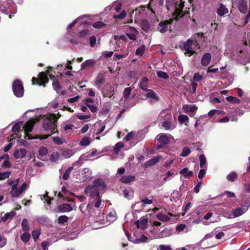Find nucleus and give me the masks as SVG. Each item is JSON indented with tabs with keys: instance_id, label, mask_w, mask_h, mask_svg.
<instances>
[{
	"instance_id": "30",
	"label": "nucleus",
	"mask_w": 250,
	"mask_h": 250,
	"mask_svg": "<svg viewBox=\"0 0 250 250\" xmlns=\"http://www.w3.org/2000/svg\"><path fill=\"white\" fill-rule=\"evenodd\" d=\"M21 225L23 231H28L30 230L28 220L27 219H23L22 220Z\"/></svg>"
},
{
	"instance_id": "44",
	"label": "nucleus",
	"mask_w": 250,
	"mask_h": 250,
	"mask_svg": "<svg viewBox=\"0 0 250 250\" xmlns=\"http://www.w3.org/2000/svg\"><path fill=\"white\" fill-rule=\"evenodd\" d=\"M11 174V172L7 171L4 172H0V180H3L8 178Z\"/></svg>"
},
{
	"instance_id": "38",
	"label": "nucleus",
	"mask_w": 250,
	"mask_h": 250,
	"mask_svg": "<svg viewBox=\"0 0 250 250\" xmlns=\"http://www.w3.org/2000/svg\"><path fill=\"white\" fill-rule=\"evenodd\" d=\"M106 24L101 21H97L94 22L92 26L97 29H100L105 26Z\"/></svg>"
},
{
	"instance_id": "39",
	"label": "nucleus",
	"mask_w": 250,
	"mask_h": 250,
	"mask_svg": "<svg viewBox=\"0 0 250 250\" xmlns=\"http://www.w3.org/2000/svg\"><path fill=\"white\" fill-rule=\"evenodd\" d=\"M190 152H191V150L189 147H184L183 148V150H182V153L180 154V156H182V157L188 156L189 155Z\"/></svg>"
},
{
	"instance_id": "58",
	"label": "nucleus",
	"mask_w": 250,
	"mask_h": 250,
	"mask_svg": "<svg viewBox=\"0 0 250 250\" xmlns=\"http://www.w3.org/2000/svg\"><path fill=\"white\" fill-rule=\"evenodd\" d=\"M141 202L142 203L144 206H145L146 204H151L152 203L153 201L151 199H149L148 198H145L141 200Z\"/></svg>"
},
{
	"instance_id": "31",
	"label": "nucleus",
	"mask_w": 250,
	"mask_h": 250,
	"mask_svg": "<svg viewBox=\"0 0 250 250\" xmlns=\"http://www.w3.org/2000/svg\"><path fill=\"white\" fill-rule=\"evenodd\" d=\"M22 122H18L15 124L12 128V131L14 133H17L21 130Z\"/></svg>"
},
{
	"instance_id": "41",
	"label": "nucleus",
	"mask_w": 250,
	"mask_h": 250,
	"mask_svg": "<svg viewBox=\"0 0 250 250\" xmlns=\"http://www.w3.org/2000/svg\"><path fill=\"white\" fill-rule=\"evenodd\" d=\"M90 34L89 30L88 29H83L81 30L80 32L78 33V36L80 38H84L87 35Z\"/></svg>"
},
{
	"instance_id": "61",
	"label": "nucleus",
	"mask_w": 250,
	"mask_h": 250,
	"mask_svg": "<svg viewBox=\"0 0 250 250\" xmlns=\"http://www.w3.org/2000/svg\"><path fill=\"white\" fill-rule=\"evenodd\" d=\"M158 250H172L171 247L169 246H166L165 245H160L159 246Z\"/></svg>"
},
{
	"instance_id": "23",
	"label": "nucleus",
	"mask_w": 250,
	"mask_h": 250,
	"mask_svg": "<svg viewBox=\"0 0 250 250\" xmlns=\"http://www.w3.org/2000/svg\"><path fill=\"white\" fill-rule=\"evenodd\" d=\"M16 214L14 211H11L10 212L6 213L4 216L1 218V220L3 222H6L8 219H12Z\"/></svg>"
},
{
	"instance_id": "62",
	"label": "nucleus",
	"mask_w": 250,
	"mask_h": 250,
	"mask_svg": "<svg viewBox=\"0 0 250 250\" xmlns=\"http://www.w3.org/2000/svg\"><path fill=\"white\" fill-rule=\"evenodd\" d=\"M19 151L20 156H21V158H24L27 154V150L24 148H21L19 149Z\"/></svg>"
},
{
	"instance_id": "10",
	"label": "nucleus",
	"mask_w": 250,
	"mask_h": 250,
	"mask_svg": "<svg viewBox=\"0 0 250 250\" xmlns=\"http://www.w3.org/2000/svg\"><path fill=\"white\" fill-rule=\"evenodd\" d=\"M72 210V208L69 204H62L58 207V211L59 212H69Z\"/></svg>"
},
{
	"instance_id": "3",
	"label": "nucleus",
	"mask_w": 250,
	"mask_h": 250,
	"mask_svg": "<svg viewBox=\"0 0 250 250\" xmlns=\"http://www.w3.org/2000/svg\"><path fill=\"white\" fill-rule=\"evenodd\" d=\"M193 41L191 39H188L186 42H181L179 44V47L183 51H185V54L188 57L197 53V52L192 50V45Z\"/></svg>"
},
{
	"instance_id": "63",
	"label": "nucleus",
	"mask_w": 250,
	"mask_h": 250,
	"mask_svg": "<svg viewBox=\"0 0 250 250\" xmlns=\"http://www.w3.org/2000/svg\"><path fill=\"white\" fill-rule=\"evenodd\" d=\"M62 155L64 157L66 158L70 157L72 155V154L69 150H67L63 151Z\"/></svg>"
},
{
	"instance_id": "13",
	"label": "nucleus",
	"mask_w": 250,
	"mask_h": 250,
	"mask_svg": "<svg viewBox=\"0 0 250 250\" xmlns=\"http://www.w3.org/2000/svg\"><path fill=\"white\" fill-rule=\"evenodd\" d=\"M211 60V55L209 53H205L201 59V64L203 66H207Z\"/></svg>"
},
{
	"instance_id": "47",
	"label": "nucleus",
	"mask_w": 250,
	"mask_h": 250,
	"mask_svg": "<svg viewBox=\"0 0 250 250\" xmlns=\"http://www.w3.org/2000/svg\"><path fill=\"white\" fill-rule=\"evenodd\" d=\"M162 126L166 130H169L171 128V123L168 121H165L162 122Z\"/></svg>"
},
{
	"instance_id": "54",
	"label": "nucleus",
	"mask_w": 250,
	"mask_h": 250,
	"mask_svg": "<svg viewBox=\"0 0 250 250\" xmlns=\"http://www.w3.org/2000/svg\"><path fill=\"white\" fill-rule=\"evenodd\" d=\"M96 38L95 36H92L89 38V43L91 47H94L96 44Z\"/></svg>"
},
{
	"instance_id": "27",
	"label": "nucleus",
	"mask_w": 250,
	"mask_h": 250,
	"mask_svg": "<svg viewBox=\"0 0 250 250\" xmlns=\"http://www.w3.org/2000/svg\"><path fill=\"white\" fill-rule=\"evenodd\" d=\"M146 91L147 92L146 97L147 98H151L154 100H158V97L156 95L154 91L151 89H147Z\"/></svg>"
},
{
	"instance_id": "53",
	"label": "nucleus",
	"mask_w": 250,
	"mask_h": 250,
	"mask_svg": "<svg viewBox=\"0 0 250 250\" xmlns=\"http://www.w3.org/2000/svg\"><path fill=\"white\" fill-rule=\"evenodd\" d=\"M124 146V145L122 142H119L117 143L114 147L115 151L118 152L120 150V149Z\"/></svg>"
},
{
	"instance_id": "36",
	"label": "nucleus",
	"mask_w": 250,
	"mask_h": 250,
	"mask_svg": "<svg viewBox=\"0 0 250 250\" xmlns=\"http://www.w3.org/2000/svg\"><path fill=\"white\" fill-rule=\"evenodd\" d=\"M132 88L131 87H127L124 89L123 93V97L125 100L128 99L131 94Z\"/></svg>"
},
{
	"instance_id": "34",
	"label": "nucleus",
	"mask_w": 250,
	"mask_h": 250,
	"mask_svg": "<svg viewBox=\"0 0 250 250\" xmlns=\"http://www.w3.org/2000/svg\"><path fill=\"white\" fill-rule=\"evenodd\" d=\"M157 218L160 221L166 222L169 221L170 219L169 217L163 214L162 212L159 213L156 215Z\"/></svg>"
},
{
	"instance_id": "14",
	"label": "nucleus",
	"mask_w": 250,
	"mask_h": 250,
	"mask_svg": "<svg viewBox=\"0 0 250 250\" xmlns=\"http://www.w3.org/2000/svg\"><path fill=\"white\" fill-rule=\"evenodd\" d=\"M147 219H141L140 221L137 220L135 222V224L137 226L138 229H145L147 225Z\"/></svg>"
},
{
	"instance_id": "26",
	"label": "nucleus",
	"mask_w": 250,
	"mask_h": 250,
	"mask_svg": "<svg viewBox=\"0 0 250 250\" xmlns=\"http://www.w3.org/2000/svg\"><path fill=\"white\" fill-rule=\"evenodd\" d=\"M104 81L105 78L104 75L102 74H100L97 76L95 83L98 87H101Z\"/></svg>"
},
{
	"instance_id": "43",
	"label": "nucleus",
	"mask_w": 250,
	"mask_h": 250,
	"mask_svg": "<svg viewBox=\"0 0 250 250\" xmlns=\"http://www.w3.org/2000/svg\"><path fill=\"white\" fill-rule=\"evenodd\" d=\"M52 86L53 89L56 91L61 89L62 88L61 84L59 83L58 82V79L55 80H53L52 82Z\"/></svg>"
},
{
	"instance_id": "50",
	"label": "nucleus",
	"mask_w": 250,
	"mask_h": 250,
	"mask_svg": "<svg viewBox=\"0 0 250 250\" xmlns=\"http://www.w3.org/2000/svg\"><path fill=\"white\" fill-rule=\"evenodd\" d=\"M197 85H198L197 83H196L195 82H194L191 83L190 84V89H191L190 93L192 94H195L196 93Z\"/></svg>"
},
{
	"instance_id": "24",
	"label": "nucleus",
	"mask_w": 250,
	"mask_h": 250,
	"mask_svg": "<svg viewBox=\"0 0 250 250\" xmlns=\"http://www.w3.org/2000/svg\"><path fill=\"white\" fill-rule=\"evenodd\" d=\"M180 174L183 175L185 178H188L192 177L193 175V173L192 171H188L187 167H185L180 171Z\"/></svg>"
},
{
	"instance_id": "55",
	"label": "nucleus",
	"mask_w": 250,
	"mask_h": 250,
	"mask_svg": "<svg viewBox=\"0 0 250 250\" xmlns=\"http://www.w3.org/2000/svg\"><path fill=\"white\" fill-rule=\"evenodd\" d=\"M40 235V231L36 229L34 230L32 232V235L34 240L38 239Z\"/></svg>"
},
{
	"instance_id": "35",
	"label": "nucleus",
	"mask_w": 250,
	"mask_h": 250,
	"mask_svg": "<svg viewBox=\"0 0 250 250\" xmlns=\"http://www.w3.org/2000/svg\"><path fill=\"white\" fill-rule=\"evenodd\" d=\"M74 169V167H68L64 172L63 175H62V179L64 180H67L69 177V175L71 172L72 171V170Z\"/></svg>"
},
{
	"instance_id": "64",
	"label": "nucleus",
	"mask_w": 250,
	"mask_h": 250,
	"mask_svg": "<svg viewBox=\"0 0 250 250\" xmlns=\"http://www.w3.org/2000/svg\"><path fill=\"white\" fill-rule=\"evenodd\" d=\"M11 163L10 162L7 160H5L1 165V167L9 168L11 167Z\"/></svg>"
},
{
	"instance_id": "16",
	"label": "nucleus",
	"mask_w": 250,
	"mask_h": 250,
	"mask_svg": "<svg viewBox=\"0 0 250 250\" xmlns=\"http://www.w3.org/2000/svg\"><path fill=\"white\" fill-rule=\"evenodd\" d=\"M168 25L164 21H160L158 25V30L162 34L168 30Z\"/></svg>"
},
{
	"instance_id": "11",
	"label": "nucleus",
	"mask_w": 250,
	"mask_h": 250,
	"mask_svg": "<svg viewBox=\"0 0 250 250\" xmlns=\"http://www.w3.org/2000/svg\"><path fill=\"white\" fill-rule=\"evenodd\" d=\"M136 180L134 175L123 176L121 177L119 181L124 184H129Z\"/></svg>"
},
{
	"instance_id": "2",
	"label": "nucleus",
	"mask_w": 250,
	"mask_h": 250,
	"mask_svg": "<svg viewBox=\"0 0 250 250\" xmlns=\"http://www.w3.org/2000/svg\"><path fill=\"white\" fill-rule=\"evenodd\" d=\"M57 118L55 114H51L49 117L44 119L43 121V127L45 130L50 131V133L47 135H40L39 138L46 139L54 133L58 134L59 131L57 129Z\"/></svg>"
},
{
	"instance_id": "9",
	"label": "nucleus",
	"mask_w": 250,
	"mask_h": 250,
	"mask_svg": "<svg viewBox=\"0 0 250 250\" xmlns=\"http://www.w3.org/2000/svg\"><path fill=\"white\" fill-rule=\"evenodd\" d=\"M162 158L161 156L154 157L149 160L147 161L144 164V167L145 168L154 166L159 162L160 159Z\"/></svg>"
},
{
	"instance_id": "51",
	"label": "nucleus",
	"mask_w": 250,
	"mask_h": 250,
	"mask_svg": "<svg viewBox=\"0 0 250 250\" xmlns=\"http://www.w3.org/2000/svg\"><path fill=\"white\" fill-rule=\"evenodd\" d=\"M202 79V75H200L198 72L195 73L193 78V79L195 82H200Z\"/></svg>"
},
{
	"instance_id": "46",
	"label": "nucleus",
	"mask_w": 250,
	"mask_h": 250,
	"mask_svg": "<svg viewBox=\"0 0 250 250\" xmlns=\"http://www.w3.org/2000/svg\"><path fill=\"white\" fill-rule=\"evenodd\" d=\"M90 144V140L88 137H83L80 141V144L83 146H87Z\"/></svg>"
},
{
	"instance_id": "60",
	"label": "nucleus",
	"mask_w": 250,
	"mask_h": 250,
	"mask_svg": "<svg viewBox=\"0 0 250 250\" xmlns=\"http://www.w3.org/2000/svg\"><path fill=\"white\" fill-rule=\"evenodd\" d=\"M224 194L226 195L228 198H236V196L235 193L234 192L229 191H225L224 192Z\"/></svg>"
},
{
	"instance_id": "59",
	"label": "nucleus",
	"mask_w": 250,
	"mask_h": 250,
	"mask_svg": "<svg viewBox=\"0 0 250 250\" xmlns=\"http://www.w3.org/2000/svg\"><path fill=\"white\" fill-rule=\"evenodd\" d=\"M85 104L90 109V111L94 113V112H96V111L97 110V106H95L94 105L90 104H87V103H85Z\"/></svg>"
},
{
	"instance_id": "40",
	"label": "nucleus",
	"mask_w": 250,
	"mask_h": 250,
	"mask_svg": "<svg viewBox=\"0 0 250 250\" xmlns=\"http://www.w3.org/2000/svg\"><path fill=\"white\" fill-rule=\"evenodd\" d=\"M199 160L200 163V167L201 168H204L206 163V158L204 154H201L199 156Z\"/></svg>"
},
{
	"instance_id": "52",
	"label": "nucleus",
	"mask_w": 250,
	"mask_h": 250,
	"mask_svg": "<svg viewBox=\"0 0 250 250\" xmlns=\"http://www.w3.org/2000/svg\"><path fill=\"white\" fill-rule=\"evenodd\" d=\"M52 140L56 144L62 145L63 143V140L59 137H52Z\"/></svg>"
},
{
	"instance_id": "18",
	"label": "nucleus",
	"mask_w": 250,
	"mask_h": 250,
	"mask_svg": "<svg viewBox=\"0 0 250 250\" xmlns=\"http://www.w3.org/2000/svg\"><path fill=\"white\" fill-rule=\"evenodd\" d=\"M148 81V79L145 77L143 78L141 81L139 83V87L142 89L143 91H146L147 89V82Z\"/></svg>"
},
{
	"instance_id": "48",
	"label": "nucleus",
	"mask_w": 250,
	"mask_h": 250,
	"mask_svg": "<svg viewBox=\"0 0 250 250\" xmlns=\"http://www.w3.org/2000/svg\"><path fill=\"white\" fill-rule=\"evenodd\" d=\"M95 198L96 201L94 204V207L96 208H99L101 205L102 197L101 195H99L95 197Z\"/></svg>"
},
{
	"instance_id": "15",
	"label": "nucleus",
	"mask_w": 250,
	"mask_h": 250,
	"mask_svg": "<svg viewBox=\"0 0 250 250\" xmlns=\"http://www.w3.org/2000/svg\"><path fill=\"white\" fill-rule=\"evenodd\" d=\"M244 213V211L243 209L241 208H238L234 209L232 212V213L229 214L228 218L231 219L234 217H237Z\"/></svg>"
},
{
	"instance_id": "32",
	"label": "nucleus",
	"mask_w": 250,
	"mask_h": 250,
	"mask_svg": "<svg viewBox=\"0 0 250 250\" xmlns=\"http://www.w3.org/2000/svg\"><path fill=\"white\" fill-rule=\"evenodd\" d=\"M68 221V217L66 215H61L57 219V223L60 225H63Z\"/></svg>"
},
{
	"instance_id": "25",
	"label": "nucleus",
	"mask_w": 250,
	"mask_h": 250,
	"mask_svg": "<svg viewBox=\"0 0 250 250\" xmlns=\"http://www.w3.org/2000/svg\"><path fill=\"white\" fill-rule=\"evenodd\" d=\"M48 153V149L46 147L42 146L40 148L39 150L38 158L43 160V157Z\"/></svg>"
},
{
	"instance_id": "22",
	"label": "nucleus",
	"mask_w": 250,
	"mask_h": 250,
	"mask_svg": "<svg viewBox=\"0 0 250 250\" xmlns=\"http://www.w3.org/2000/svg\"><path fill=\"white\" fill-rule=\"evenodd\" d=\"M140 25L142 29L145 32H147L150 29V24L147 20L144 19L142 20Z\"/></svg>"
},
{
	"instance_id": "37",
	"label": "nucleus",
	"mask_w": 250,
	"mask_h": 250,
	"mask_svg": "<svg viewBox=\"0 0 250 250\" xmlns=\"http://www.w3.org/2000/svg\"><path fill=\"white\" fill-rule=\"evenodd\" d=\"M145 48L146 47L144 45H141L136 49L135 54L138 56H143L145 50Z\"/></svg>"
},
{
	"instance_id": "21",
	"label": "nucleus",
	"mask_w": 250,
	"mask_h": 250,
	"mask_svg": "<svg viewBox=\"0 0 250 250\" xmlns=\"http://www.w3.org/2000/svg\"><path fill=\"white\" fill-rule=\"evenodd\" d=\"M95 63V61L93 59L87 60L81 64V69L84 70L88 67L92 66Z\"/></svg>"
},
{
	"instance_id": "19",
	"label": "nucleus",
	"mask_w": 250,
	"mask_h": 250,
	"mask_svg": "<svg viewBox=\"0 0 250 250\" xmlns=\"http://www.w3.org/2000/svg\"><path fill=\"white\" fill-rule=\"evenodd\" d=\"M21 193L19 189H18V188L16 187V185L12 187L10 194L12 197L18 198Z\"/></svg>"
},
{
	"instance_id": "8",
	"label": "nucleus",
	"mask_w": 250,
	"mask_h": 250,
	"mask_svg": "<svg viewBox=\"0 0 250 250\" xmlns=\"http://www.w3.org/2000/svg\"><path fill=\"white\" fill-rule=\"evenodd\" d=\"M236 4L241 13L245 14L248 12L247 2L245 0H236Z\"/></svg>"
},
{
	"instance_id": "1",
	"label": "nucleus",
	"mask_w": 250,
	"mask_h": 250,
	"mask_svg": "<svg viewBox=\"0 0 250 250\" xmlns=\"http://www.w3.org/2000/svg\"><path fill=\"white\" fill-rule=\"evenodd\" d=\"M106 185L102 178H98L95 179L91 185L87 186L84 190L86 195L91 199H94L100 195V191H105Z\"/></svg>"
},
{
	"instance_id": "4",
	"label": "nucleus",
	"mask_w": 250,
	"mask_h": 250,
	"mask_svg": "<svg viewBox=\"0 0 250 250\" xmlns=\"http://www.w3.org/2000/svg\"><path fill=\"white\" fill-rule=\"evenodd\" d=\"M38 78L33 77L32 79V84H38L40 86L42 85L45 87V84L49 82L47 75L44 72H41L38 75Z\"/></svg>"
},
{
	"instance_id": "17",
	"label": "nucleus",
	"mask_w": 250,
	"mask_h": 250,
	"mask_svg": "<svg viewBox=\"0 0 250 250\" xmlns=\"http://www.w3.org/2000/svg\"><path fill=\"white\" fill-rule=\"evenodd\" d=\"M184 16L183 11H182L179 8L175 7L174 11L172 14V16L174 17L175 21H178L179 19L182 18Z\"/></svg>"
},
{
	"instance_id": "49",
	"label": "nucleus",
	"mask_w": 250,
	"mask_h": 250,
	"mask_svg": "<svg viewBox=\"0 0 250 250\" xmlns=\"http://www.w3.org/2000/svg\"><path fill=\"white\" fill-rule=\"evenodd\" d=\"M126 15V13L125 10H123L121 13L118 15H114V19H124Z\"/></svg>"
},
{
	"instance_id": "45",
	"label": "nucleus",
	"mask_w": 250,
	"mask_h": 250,
	"mask_svg": "<svg viewBox=\"0 0 250 250\" xmlns=\"http://www.w3.org/2000/svg\"><path fill=\"white\" fill-rule=\"evenodd\" d=\"M188 117L186 115H180L178 117L179 122L182 124L188 122Z\"/></svg>"
},
{
	"instance_id": "33",
	"label": "nucleus",
	"mask_w": 250,
	"mask_h": 250,
	"mask_svg": "<svg viewBox=\"0 0 250 250\" xmlns=\"http://www.w3.org/2000/svg\"><path fill=\"white\" fill-rule=\"evenodd\" d=\"M237 177L238 175L236 172H231L227 175V179L229 181L234 182L236 180Z\"/></svg>"
},
{
	"instance_id": "28",
	"label": "nucleus",
	"mask_w": 250,
	"mask_h": 250,
	"mask_svg": "<svg viewBox=\"0 0 250 250\" xmlns=\"http://www.w3.org/2000/svg\"><path fill=\"white\" fill-rule=\"evenodd\" d=\"M226 99L231 104H239L241 103L239 99L231 96L226 97Z\"/></svg>"
},
{
	"instance_id": "5",
	"label": "nucleus",
	"mask_w": 250,
	"mask_h": 250,
	"mask_svg": "<svg viewBox=\"0 0 250 250\" xmlns=\"http://www.w3.org/2000/svg\"><path fill=\"white\" fill-rule=\"evenodd\" d=\"M12 90L16 97L20 98L23 96L24 88L21 80L17 79L14 81L12 84Z\"/></svg>"
},
{
	"instance_id": "56",
	"label": "nucleus",
	"mask_w": 250,
	"mask_h": 250,
	"mask_svg": "<svg viewBox=\"0 0 250 250\" xmlns=\"http://www.w3.org/2000/svg\"><path fill=\"white\" fill-rule=\"evenodd\" d=\"M125 35L131 40L135 41L137 39L136 35L132 33H126Z\"/></svg>"
},
{
	"instance_id": "6",
	"label": "nucleus",
	"mask_w": 250,
	"mask_h": 250,
	"mask_svg": "<svg viewBox=\"0 0 250 250\" xmlns=\"http://www.w3.org/2000/svg\"><path fill=\"white\" fill-rule=\"evenodd\" d=\"M36 122L33 120H30L27 122L23 126V129L24 131V138L28 140H32L33 139H37L39 137H32V135L29 134L28 133L32 131Z\"/></svg>"
},
{
	"instance_id": "20",
	"label": "nucleus",
	"mask_w": 250,
	"mask_h": 250,
	"mask_svg": "<svg viewBox=\"0 0 250 250\" xmlns=\"http://www.w3.org/2000/svg\"><path fill=\"white\" fill-rule=\"evenodd\" d=\"M197 107L195 105L185 104L183 106L185 112H194L197 110Z\"/></svg>"
},
{
	"instance_id": "29",
	"label": "nucleus",
	"mask_w": 250,
	"mask_h": 250,
	"mask_svg": "<svg viewBox=\"0 0 250 250\" xmlns=\"http://www.w3.org/2000/svg\"><path fill=\"white\" fill-rule=\"evenodd\" d=\"M31 238V235L28 231H25L22 235L21 236V241L24 243H26L29 241Z\"/></svg>"
},
{
	"instance_id": "57",
	"label": "nucleus",
	"mask_w": 250,
	"mask_h": 250,
	"mask_svg": "<svg viewBox=\"0 0 250 250\" xmlns=\"http://www.w3.org/2000/svg\"><path fill=\"white\" fill-rule=\"evenodd\" d=\"M150 3H155V5L163 6L164 5V0H150Z\"/></svg>"
},
{
	"instance_id": "7",
	"label": "nucleus",
	"mask_w": 250,
	"mask_h": 250,
	"mask_svg": "<svg viewBox=\"0 0 250 250\" xmlns=\"http://www.w3.org/2000/svg\"><path fill=\"white\" fill-rule=\"evenodd\" d=\"M157 137H159L158 138L159 142L157 145L158 148H163L165 146L169 143V138L166 134L162 133L158 135Z\"/></svg>"
},
{
	"instance_id": "12",
	"label": "nucleus",
	"mask_w": 250,
	"mask_h": 250,
	"mask_svg": "<svg viewBox=\"0 0 250 250\" xmlns=\"http://www.w3.org/2000/svg\"><path fill=\"white\" fill-rule=\"evenodd\" d=\"M218 15L223 16L229 12L228 9L223 3H220L219 7L216 10Z\"/></svg>"
},
{
	"instance_id": "42",
	"label": "nucleus",
	"mask_w": 250,
	"mask_h": 250,
	"mask_svg": "<svg viewBox=\"0 0 250 250\" xmlns=\"http://www.w3.org/2000/svg\"><path fill=\"white\" fill-rule=\"evenodd\" d=\"M157 76L160 78H163L164 79H167L168 78V74L162 71H158L157 72Z\"/></svg>"
}]
</instances>
